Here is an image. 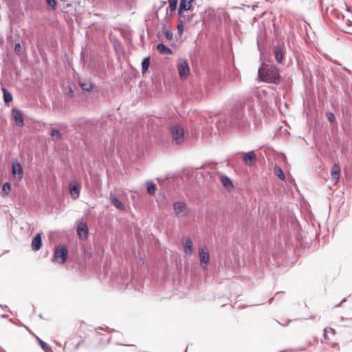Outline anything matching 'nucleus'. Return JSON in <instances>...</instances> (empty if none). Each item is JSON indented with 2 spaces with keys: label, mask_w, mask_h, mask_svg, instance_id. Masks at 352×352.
Here are the masks:
<instances>
[{
  "label": "nucleus",
  "mask_w": 352,
  "mask_h": 352,
  "mask_svg": "<svg viewBox=\"0 0 352 352\" xmlns=\"http://www.w3.org/2000/svg\"><path fill=\"white\" fill-rule=\"evenodd\" d=\"M258 76L267 82L276 83L279 80L278 70L272 63H263L258 69Z\"/></svg>",
  "instance_id": "nucleus-1"
},
{
  "label": "nucleus",
  "mask_w": 352,
  "mask_h": 352,
  "mask_svg": "<svg viewBox=\"0 0 352 352\" xmlns=\"http://www.w3.org/2000/svg\"><path fill=\"white\" fill-rule=\"evenodd\" d=\"M231 124L232 127L236 128L242 131L248 128L249 122L242 112H239L232 117Z\"/></svg>",
  "instance_id": "nucleus-2"
},
{
  "label": "nucleus",
  "mask_w": 352,
  "mask_h": 352,
  "mask_svg": "<svg viewBox=\"0 0 352 352\" xmlns=\"http://www.w3.org/2000/svg\"><path fill=\"white\" fill-rule=\"evenodd\" d=\"M67 253V248L65 245H58L54 250L52 261H57L60 263H64L66 261Z\"/></svg>",
  "instance_id": "nucleus-3"
},
{
  "label": "nucleus",
  "mask_w": 352,
  "mask_h": 352,
  "mask_svg": "<svg viewBox=\"0 0 352 352\" xmlns=\"http://www.w3.org/2000/svg\"><path fill=\"white\" fill-rule=\"evenodd\" d=\"M173 139L177 144H181L184 140V129L179 125L173 126L170 128Z\"/></svg>",
  "instance_id": "nucleus-4"
},
{
  "label": "nucleus",
  "mask_w": 352,
  "mask_h": 352,
  "mask_svg": "<svg viewBox=\"0 0 352 352\" xmlns=\"http://www.w3.org/2000/svg\"><path fill=\"white\" fill-rule=\"evenodd\" d=\"M173 209L175 216L177 217H187L190 212L185 203L182 201H177L174 203Z\"/></svg>",
  "instance_id": "nucleus-5"
},
{
  "label": "nucleus",
  "mask_w": 352,
  "mask_h": 352,
  "mask_svg": "<svg viewBox=\"0 0 352 352\" xmlns=\"http://www.w3.org/2000/svg\"><path fill=\"white\" fill-rule=\"evenodd\" d=\"M200 264L203 269H206L210 262V254L206 247L199 248Z\"/></svg>",
  "instance_id": "nucleus-6"
},
{
  "label": "nucleus",
  "mask_w": 352,
  "mask_h": 352,
  "mask_svg": "<svg viewBox=\"0 0 352 352\" xmlns=\"http://www.w3.org/2000/svg\"><path fill=\"white\" fill-rule=\"evenodd\" d=\"M179 76L181 78H186L189 74L190 68L186 60H179L177 63Z\"/></svg>",
  "instance_id": "nucleus-7"
},
{
  "label": "nucleus",
  "mask_w": 352,
  "mask_h": 352,
  "mask_svg": "<svg viewBox=\"0 0 352 352\" xmlns=\"http://www.w3.org/2000/svg\"><path fill=\"white\" fill-rule=\"evenodd\" d=\"M340 25L346 29H349L352 27V12L346 9L344 14H342L340 19Z\"/></svg>",
  "instance_id": "nucleus-8"
},
{
  "label": "nucleus",
  "mask_w": 352,
  "mask_h": 352,
  "mask_svg": "<svg viewBox=\"0 0 352 352\" xmlns=\"http://www.w3.org/2000/svg\"><path fill=\"white\" fill-rule=\"evenodd\" d=\"M195 0H180L178 14L180 16H183V12L188 11L191 9L192 4Z\"/></svg>",
  "instance_id": "nucleus-9"
},
{
  "label": "nucleus",
  "mask_w": 352,
  "mask_h": 352,
  "mask_svg": "<svg viewBox=\"0 0 352 352\" xmlns=\"http://www.w3.org/2000/svg\"><path fill=\"white\" fill-rule=\"evenodd\" d=\"M71 196L76 199L79 197L80 185L76 181H72L69 185Z\"/></svg>",
  "instance_id": "nucleus-10"
},
{
  "label": "nucleus",
  "mask_w": 352,
  "mask_h": 352,
  "mask_svg": "<svg viewBox=\"0 0 352 352\" xmlns=\"http://www.w3.org/2000/svg\"><path fill=\"white\" fill-rule=\"evenodd\" d=\"M88 227L84 221H80L77 226V233L80 238L86 239L88 236Z\"/></svg>",
  "instance_id": "nucleus-11"
},
{
  "label": "nucleus",
  "mask_w": 352,
  "mask_h": 352,
  "mask_svg": "<svg viewBox=\"0 0 352 352\" xmlns=\"http://www.w3.org/2000/svg\"><path fill=\"white\" fill-rule=\"evenodd\" d=\"M243 160L245 164L251 166L256 161V156L254 151L244 153L243 156Z\"/></svg>",
  "instance_id": "nucleus-12"
},
{
  "label": "nucleus",
  "mask_w": 352,
  "mask_h": 352,
  "mask_svg": "<svg viewBox=\"0 0 352 352\" xmlns=\"http://www.w3.org/2000/svg\"><path fill=\"white\" fill-rule=\"evenodd\" d=\"M12 116L18 126H23L24 125L23 115L20 110L16 109H12Z\"/></svg>",
  "instance_id": "nucleus-13"
},
{
  "label": "nucleus",
  "mask_w": 352,
  "mask_h": 352,
  "mask_svg": "<svg viewBox=\"0 0 352 352\" xmlns=\"http://www.w3.org/2000/svg\"><path fill=\"white\" fill-rule=\"evenodd\" d=\"M331 175L334 183H338L340 176V167L338 164H334L331 168Z\"/></svg>",
  "instance_id": "nucleus-14"
},
{
  "label": "nucleus",
  "mask_w": 352,
  "mask_h": 352,
  "mask_svg": "<svg viewBox=\"0 0 352 352\" xmlns=\"http://www.w3.org/2000/svg\"><path fill=\"white\" fill-rule=\"evenodd\" d=\"M109 199L117 209H118L120 210H124L125 206H124V204L122 201H119L116 198L115 193L112 191L110 192V193H109Z\"/></svg>",
  "instance_id": "nucleus-15"
},
{
  "label": "nucleus",
  "mask_w": 352,
  "mask_h": 352,
  "mask_svg": "<svg viewBox=\"0 0 352 352\" xmlns=\"http://www.w3.org/2000/svg\"><path fill=\"white\" fill-rule=\"evenodd\" d=\"M41 246H42L41 234H36V236L32 239V248L34 250L37 251L41 249Z\"/></svg>",
  "instance_id": "nucleus-16"
},
{
  "label": "nucleus",
  "mask_w": 352,
  "mask_h": 352,
  "mask_svg": "<svg viewBox=\"0 0 352 352\" xmlns=\"http://www.w3.org/2000/svg\"><path fill=\"white\" fill-rule=\"evenodd\" d=\"M12 174L18 179H21L23 177V169L20 164H12Z\"/></svg>",
  "instance_id": "nucleus-17"
},
{
  "label": "nucleus",
  "mask_w": 352,
  "mask_h": 352,
  "mask_svg": "<svg viewBox=\"0 0 352 352\" xmlns=\"http://www.w3.org/2000/svg\"><path fill=\"white\" fill-rule=\"evenodd\" d=\"M183 245L184 248V252L186 253V254H191L192 252L193 246L192 241L190 238H187L183 241Z\"/></svg>",
  "instance_id": "nucleus-18"
},
{
  "label": "nucleus",
  "mask_w": 352,
  "mask_h": 352,
  "mask_svg": "<svg viewBox=\"0 0 352 352\" xmlns=\"http://www.w3.org/2000/svg\"><path fill=\"white\" fill-rule=\"evenodd\" d=\"M274 52L277 62L281 63L283 58V49L279 46H276L274 47Z\"/></svg>",
  "instance_id": "nucleus-19"
},
{
  "label": "nucleus",
  "mask_w": 352,
  "mask_h": 352,
  "mask_svg": "<svg viewBox=\"0 0 352 352\" xmlns=\"http://www.w3.org/2000/svg\"><path fill=\"white\" fill-rule=\"evenodd\" d=\"M221 182L223 186L227 188L228 190H230L233 188V184L230 179L226 175L221 176Z\"/></svg>",
  "instance_id": "nucleus-20"
},
{
  "label": "nucleus",
  "mask_w": 352,
  "mask_h": 352,
  "mask_svg": "<svg viewBox=\"0 0 352 352\" xmlns=\"http://www.w3.org/2000/svg\"><path fill=\"white\" fill-rule=\"evenodd\" d=\"M157 49L160 52V54H164V55H170L172 54L173 52L172 50L166 47L163 43H159L157 45Z\"/></svg>",
  "instance_id": "nucleus-21"
},
{
  "label": "nucleus",
  "mask_w": 352,
  "mask_h": 352,
  "mask_svg": "<svg viewBox=\"0 0 352 352\" xmlns=\"http://www.w3.org/2000/svg\"><path fill=\"white\" fill-rule=\"evenodd\" d=\"M79 85L82 90H85L87 91H89L93 89L92 84L88 80H85V82L80 81L79 82Z\"/></svg>",
  "instance_id": "nucleus-22"
},
{
  "label": "nucleus",
  "mask_w": 352,
  "mask_h": 352,
  "mask_svg": "<svg viewBox=\"0 0 352 352\" xmlns=\"http://www.w3.org/2000/svg\"><path fill=\"white\" fill-rule=\"evenodd\" d=\"M50 135H51L52 140L53 141H58L61 139V133L58 129H52Z\"/></svg>",
  "instance_id": "nucleus-23"
},
{
  "label": "nucleus",
  "mask_w": 352,
  "mask_h": 352,
  "mask_svg": "<svg viewBox=\"0 0 352 352\" xmlns=\"http://www.w3.org/2000/svg\"><path fill=\"white\" fill-rule=\"evenodd\" d=\"M3 93V100L6 103H8L12 100V96L10 91H8L6 89H2Z\"/></svg>",
  "instance_id": "nucleus-24"
},
{
  "label": "nucleus",
  "mask_w": 352,
  "mask_h": 352,
  "mask_svg": "<svg viewBox=\"0 0 352 352\" xmlns=\"http://www.w3.org/2000/svg\"><path fill=\"white\" fill-rule=\"evenodd\" d=\"M150 65V58L148 57H146L143 59L142 62V72L145 73Z\"/></svg>",
  "instance_id": "nucleus-25"
},
{
  "label": "nucleus",
  "mask_w": 352,
  "mask_h": 352,
  "mask_svg": "<svg viewBox=\"0 0 352 352\" xmlns=\"http://www.w3.org/2000/svg\"><path fill=\"white\" fill-rule=\"evenodd\" d=\"M38 342L39 343L41 347L45 351V352H52V348L44 341L41 340L39 338H37Z\"/></svg>",
  "instance_id": "nucleus-26"
},
{
  "label": "nucleus",
  "mask_w": 352,
  "mask_h": 352,
  "mask_svg": "<svg viewBox=\"0 0 352 352\" xmlns=\"http://www.w3.org/2000/svg\"><path fill=\"white\" fill-rule=\"evenodd\" d=\"M147 191L150 195H154L155 192V185L152 182H146Z\"/></svg>",
  "instance_id": "nucleus-27"
},
{
  "label": "nucleus",
  "mask_w": 352,
  "mask_h": 352,
  "mask_svg": "<svg viewBox=\"0 0 352 352\" xmlns=\"http://www.w3.org/2000/svg\"><path fill=\"white\" fill-rule=\"evenodd\" d=\"M274 173L278 177V178L281 180L285 179V175L280 167L275 166L274 167Z\"/></svg>",
  "instance_id": "nucleus-28"
},
{
  "label": "nucleus",
  "mask_w": 352,
  "mask_h": 352,
  "mask_svg": "<svg viewBox=\"0 0 352 352\" xmlns=\"http://www.w3.org/2000/svg\"><path fill=\"white\" fill-rule=\"evenodd\" d=\"M177 0H169V8L171 12L175 11L177 8Z\"/></svg>",
  "instance_id": "nucleus-29"
},
{
  "label": "nucleus",
  "mask_w": 352,
  "mask_h": 352,
  "mask_svg": "<svg viewBox=\"0 0 352 352\" xmlns=\"http://www.w3.org/2000/svg\"><path fill=\"white\" fill-rule=\"evenodd\" d=\"M2 190L6 193L8 194L10 190V185L9 183L6 182L3 184Z\"/></svg>",
  "instance_id": "nucleus-30"
},
{
  "label": "nucleus",
  "mask_w": 352,
  "mask_h": 352,
  "mask_svg": "<svg viewBox=\"0 0 352 352\" xmlns=\"http://www.w3.org/2000/svg\"><path fill=\"white\" fill-rule=\"evenodd\" d=\"M326 116L329 122H333L336 120L335 116L333 115V113L328 112V113H327Z\"/></svg>",
  "instance_id": "nucleus-31"
},
{
  "label": "nucleus",
  "mask_w": 352,
  "mask_h": 352,
  "mask_svg": "<svg viewBox=\"0 0 352 352\" xmlns=\"http://www.w3.org/2000/svg\"><path fill=\"white\" fill-rule=\"evenodd\" d=\"M164 36L168 40H171L173 38V33L168 30L164 32Z\"/></svg>",
  "instance_id": "nucleus-32"
},
{
  "label": "nucleus",
  "mask_w": 352,
  "mask_h": 352,
  "mask_svg": "<svg viewBox=\"0 0 352 352\" xmlns=\"http://www.w3.org/2000/svg\"><path fill=\"white\" fill-rule=\"evenodd\" d=\"M47 5L52 6L53 8L56 7V1L54 0H46Z\"/></svg>",
  "instance_id": "nucleus-33"
},
{
  "label": "nucleus",
  "mask_w": 352,
  "mask_h": 352,
  "mask_svg": "<svg viewBox=\"0 0 352 352\" xmlns=\"http://www.w3.org/2000/svg\"><path fill=\"white\" fill-rule=\"evenodd\" d=\"M21 50V46L20 43H16L14 45V51L17 53H19Z\"/></svg>",
  "instance_id": "nucleus-34"
},
{
  "label": "nucleus",
  "mask_w": 352,
  "mask_h": 352,
  "mask_svg": "<svg viewBox=\"0 0 352 352\" xmlns=\"http://www.w3.org/2000/svg\"><path fill=\"white\" fill-rule=\"evenodd\" d=\"M183 28H184V26L182 25V23H179L177 25V30H178V32L182 34V32H183Z\"/></svg>",
  "instance_id": "nucleus-35"
},
{
  "label": "nucleus",
  "mask_w": 352,
  "mask_h": 352,
  "mask_svg": "<svg viewBox=\"0 0 352 352\" xmlns=\"http://www.w3.org/2000/svg\"><path fill=\"white\" fill-rule=\"evenodd\" d=\"M67 95L69 96V97H73L74 96V91L72 89V88H69V90L67 93Z\"/></svg>",
  "instance_id": "nucleus-36"
},
{
  "label": "nucleus",
  "mask_w": 352,
  "mask_h": 352,
  "mask_svg": "<svg viewBox=\"0 0 352 352\" xmlns=\"http://www.w3.org/2000/svg\"><path fill=\"white\" fill-rule=\"evenodd\" d=\"M1 318H6V315H1Z\"/></svg>",
  "instance_id": "nucleus-37"
},
{
  "label": "nucleus",
  "mask_w": 352,
  "mask_h": 352,
  "mask_svg": "<svg viewBox=\"0 0 352 352\" xmlns=\"http://www.w3.org/2000/svg\"><path fill=\"white\" fill-rule=\"evenodd\" d=\"M0 307L4 308L6 307V305L3 306L2 305H0Z\"/></svg>",
  "instance_id": "nucleus-38"
},
{
  "label": "nucleus",
  "mask_w": 352,
  "mask_h": 352,
  "mask_svg": "<svg viewBox=\"0 0 352 352\" xmlns=\"http://www.w3.org/2000/svg\"><path fill=\"white\" fill-rule=\"evenodd\" d=\"M0 307L4 308L6 307V305L3 306L2 305H0Z\"/></svg>",
  "instance_id": "nucleus-39"
},
{
  "label": "nucleus",
  "mask_w": 352,
  "mask_h": 352,
  "mask_svg": "<svg viewBox=\"0 0 352 352\" xmlns=\"http://www.w3.org/2000/svg\"><path fill=\"white\" fill-rule=\"evenodd\" d=\"M0 307L4 308L6 307V305L3 306L2 305H0Z\"/></svg>",
  "instance_id": "nucleus-40"
},
{
  "label": "nucleus",
  "mask_w": 352,
  "mask_h": 352,
  "mask_svg": "<svg viewBox=\"0 0 352 352\" xmlns=\"http://www.w3.org/2000/svg\"><path fill=\"white\" fill-rule=\"evenodd\" d=\"M331 331H332L333 333L334 330L331 328L329 329Z\"/></svg>",
  "instance_id": "nucleus-41"
},
{
  "label": "nucleus",
  "mask_w": 352,
  "mask_h": 352,
  "mask_svg": "<svg viewBox=\"0 0 352 352\" xmlns=\"http://www.w3.org/2000/svg\"><path fill=\"white\" fill-rule=\"evenodd\" d=\"M327 331V329H324V335L326 334Z\"/></svg>",
  "instance_id": "nucleus-42"
}]
</instances>
